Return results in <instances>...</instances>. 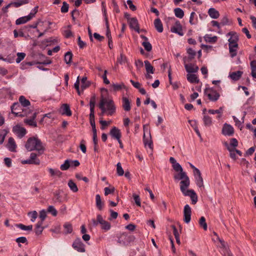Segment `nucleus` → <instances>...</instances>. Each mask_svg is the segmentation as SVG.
<instances>
[{"label": "nucleus", "mask_w": 256, "mask_h": 256, "mask_svg": "<svg viewBox=\"0 0 256 256\" xmlns=\"http://www.w3.org/2000/svg\"><path fill=\"white\" fill-rule=\"evenodd\" d=\"M98 106L102 110V115L106 113L108 116H112L116 112V106L112 99L102 97Z\"/></svg>", "instance_id": "obj_1"}, {"label": "nucleus", "mask_w": 256, "mask_h": 256, "mask_svg": "<svg viewBox=\"0 0 256 256\" xmlns=\"http://www.w3.org/2000/svg\"><path fill=\"white\" fill-rule=\"evenodd\" d=\"M26 148L28 151L36 150L40 155L44 151V148L40 140L36 138H29L25 145Z\"/></svg>", "instance_id": "obj_2"}, {"label": "nucleus", "mask_w": 256, "mask_h": 256, "mask_svg": "<svg viewBox=\"0 0 256 256\" xmlns=\"http://www.w3.org/2000/svg\"><path fill=\"white\" fill-rule=\"evenodd\" d=\"M188 185L184 186V184H180V189L182 193L185 196H189L190 198L192 200V204H195L198 202V196L192 190H186V188L189 186L190 184V181L188 180L187 184Z\"/></svg>", "instance_id": "obj_3"}, {"label": "nucleus", "mask_w": 256, "mask_h": 256, "mask_svg": "<svg viewBox=\"0 0 256 256\" xmlns=\"http://www.w3.org/2000/svg\"><path fill=\"white\" fill-rule=\"evenodd\" d=\"M172 168L176 172H180L179 175L180 176V178H184V180H181L180 182V184H184V186L187 185L188 182V180H190L188 177L186 175V173L183 171V169L182 167V166L178 164V162H176L173 166H172Z\"/></svg>", "instance_id": "obj_4"}, {"label": "nucleus", "mask_w": 256, "mask_h": 256, "mask_svg": "<svg viewBox=\"0 0 256 256\" xmlns=\"http://www.w3.org/2000/svg\"><path fill=\"white\" fill-rule=\"evenodd\" d=\"M22 110L21 106L18 102H14L11 106L12 112L16 116H27V112H25L24 110L22 112H18Z\"/></svg>", "instance_id": "obj_5"}, {"label": "nucleus", "mask_w": 256, "mask_h": 256, "mask_svg": "<svg viewBox=\"0 0 256 256\" xmlns=\"http://www.w3.org/2000/svg\"><path fill=\"white\" fill-rule=\"evenodd\" d=\"M204 93L206 95L208 99L212 102L216 101L220 98V94L213 88H206L204 90Z\"/></svg>", "instance_id": "obj_6"}, {"label": "nucleus", "mask_w": 256, "mask_h": 256, "mask_svg": "<svg viewBox=\"0 0 256 256\" xmlns=\"http://www.w3.org/2000/svg\"><path fill=\"white\" fill-rule=\"evenodd\" d=\"M73 248L80 252H85L84 244L82 242L80 238H77L74 242L72 245Z\"/></svg>", "instance_id": "obj_7"}, {"label": "nucleus", "mask_w": 256, "mask_h": 256, "mask_svg": "<svg viewBox=\"0 0 256 256\" xmlns=\"http://www.w3.org/2000/svg\"><path fill=\"white\" fill-rule=\"evenodd\" d=\"M192 210L188 204H186L184 210V221L188 224L191 220Z\"/></svg>", "instance_id": "obj_8"}, {"label": "nucleus", "mask_w": 256, "mask_h": 256, "mask_svg": "<svg viewBox=\"0 0 256 256\" xmlns=\"http://www.w3.org/2000/svg\"><path fill=\"white\" fill-rule=\"evenodd\" d=\"M170 31L173 33L177 34L180 36L184 35L182 24L178 20H176L174 24L171 27Z\"/></svg>", "instance_id": "obj_9"}, {"label": "nucleus", "mask_w": 256, "mask_h": 256, "mask_svg": "<svg viewBox=\"0 0 256 256\" xmlns=\"http://www.w3.org/2000/svg\"><path fill=\"white\" fill-rule=\"evenodd\" d=\"M98 219L100 224L101 225V228L105 232H107L111 228L110 224L104 220L100 214L98 215Z\"/></svg>", "instance_id": "obj_10"}, {"label": "nucleus", "mask_w": 256, "mask_h": 256, "mask_svg": "<svg viewBox=\"0 0 256 256\" xmlns=\"http://www.w3.org/2000/svg\"><path fill=\"white\" fill-rule=\"evenodd\" d=\"M234 133L233 127L230 124H224L222 128V134L224 136H231Z\"/></svg>", "instance_id": "obj_11"}, {"label": "nucleus", "mask_w": 256, "mask_h": 256, "mask_svg": "<svg viewBox=\"0 0 256 256\" xmlns=\"http://www.w3.org/2000/svg\"><path fill=\"white\" fill-rule=\"evenodd\" d=\"M36 114L37 113L35 112L33 114L32 116L30 118L24 119V124L32 127H36L37 124L36 122L34 120L36 116Z\"/></svg>", "instance_id": "obj_12"}, {"label": "nucleus", "mask_w": 256, "mask_h": 256, "mask_svg": "<svg viewBox=\"0 0 256 256\" xmlns=\"http://www.w3.org/2000/svg\"><path fill=\"white\" fill-rule=\"evenodd\" d=\"M128 22L129 23L130 27L131 28L134 29L138 33L140 32L138 20L136 18H131Z\"/></svg>", "instance_id": "obj_13"}, {"label": "nucleus", "mask_w": 256, "mask_h": 256, "mask_svg": "<svg viewBox=\"0 0 256 256\" xmlns=\"http://www.w3.org/2000/svg\"><path fill=\"white\" fill-rule=\"evenodd\" d=\"M110 134L112 138L116 140H119V139L122 136L120 130L115 126L113 127L111 129L110 132Z\"/></svg>", "instance_id": "obj_14"}, {"label": "nucleus", "mask_w": 256, "mask_h": 256, "mask_svg": "<svg viewBox=\"0 0 256 256\" xmlns=\"http://www.w3.org/2000/svg\"><path fill=\"white\" fill-rule=\"evenodd\" d=\"M40 58V62H29L28 63V64L30 66H32L34 64H48L52 63V62L50 60L48 59L44 55L42 54H39Z\"/></svg>", "instance_id": "obj_15"}, {"label": "nucleus", "mask_w": 256, "mask_h": 256, "mask_svg": "<svg viewBox=\"0 0 256 256\" xmlns=\"http://www.w3.org/2000/svg\"><path fill=\"white\" fill-rule=\"evenodd\" d=\"M229 46V51L230 56L232 58H234L237 54V50L238 49V44H234V42L232 44H228Z\"/></svg>", "instance_id": "obj_16"}, {"label": "nucleus", "mask_w": 256, "mask_h": 256, "mask_svg": "<svg viewBox=\"0 0 256 256\" xmlns=\"http://www.w3.org/2000/svg\"><path fill=\"white\" fill-rule=\"evenodd\" d=\"M122 106L125 111L128 112L131 109L130 102L126 97L122 98Z\"/></svg>", "instance_id": "obj_17"}, {"label": "nucleus", "mask_w": 256, "mask_h": 256, "mask_svg": "<svg viewBox=\"0 0 256 256\" xmlns=\"http://www.w3.org/2000/svg\"><path fill=\"white\" fill-rule=\"evenodd\" d=\"M184 67L186 71L188 73L196 72L198 70V67L192 64H185Z\"/></svg>", "instance_id": "obj_18"}, {"label": "nucleus", "mask_w": 256, "mask_h": 256, "mask_svg": "<svg viewBox=\"0 0 256 256\" xmlns=\"http://www.w3.org/2000/svg\"><path fill=\"white\" fill-rule=\"evenodd\" d=\"M140 37L144 40V42H142V45L144 47L145 50L147 52L151 51L152 49V44L148 42V38L144 36L141 35Z\"/></svg>", "instance_id": "obj_19"}, {"label": "nucleus", "mask_w": 256, "mask_h": 256, "mask_svg": "<svg viewBox=\"0 0 256 256\" xmlns=\"http://www.w3.org/2000/svg\"><path fill=\"white\" fill-rule=\"evenodd\" d=\"M187 53L188 54V56L187 58H184V62H190L192 61V60L194 59L196 56V52L191 48H188L187 49Z\"/></svg>", "instance_id": "obj_20"}, {"label": "nucleus", "mask_w": 256, "mask_h": 256, "mask_svg": "<svg viewBox=\"0 0 256 256\" xmlns=\"http://www.w3.org/2000/svg\"><path fill=\"white\" fill-rule=\"evenodd\" d=\"M61 114L62 115H66L67 116H71L72 114V112L68 104H64L61 108Z\"/></svg>", "instance_id": "obj_21"}, {"label": "nucleus", "mask_w": 256, "mask_h": 256, "mask_svg": "<svg viewBox=\"0 0 256 256\" xmlns=\"http://www.w3.org/2000/svg\"><path fill=\"white\" fill-rule=\"evenodd\" d=\"M13 131L18 134L20 138L23 137L26 134V130L24 128L20 126H15L13 128Z\"/></svg>", "instance_id": "obj_22"}, {"label": "nucleus", "mask_w": 256, "mask_h": 256, "mask_svg": "<svg viewBox=\"0 0 256 256\" xmlns=\"http://www.w3.org/2000/svg\"><path fill=\"white\" fill-rule=\"evenodd\" d=\"M7 147L10 152H15L16 148V144L14 139L12 138H8Z\"/></svg>", "instance_id": "obj_23"}, {"label": "nucleus", "mask_w": 256, "mask_h": 256, "mask_svg": "<svg viewBox=\"0 0 256 256\" xmlns=\"http://www.w3.org/2000/svg\"><path fill=\"white\" fill-rule=\"evenodd\" d=\"M154 25L156 29L158 32H163L162 24L160 18H156L154 21Z\"/></svg>", "instance_id": "obj_24"}, {"label": "nucleus", "mask_w": 256, "mask_h": 256, "mask_svg": "<svg viewBox=\"0 0 256 256\" xmlns=\"http://www.w3.org/2000/svg\"><path fill=\"white\" fill-rule=\"evenodd\" d=\"M242 74V72L238 70L231 72L230 74V77L232 80H238L241 78Z\"/></svg>", "instance_id": "obj_25"}, {"label": "nucleus", "mask_w": 256, "mask_h": 256, "mask_svg": "<svg viewBox=\"0 0 256 256\" xmlns=\"http://www.w3.org/2000/svg\"><path fill=\"white\" fill-rule=\"evenodd\" d=\"M209 16L212 18H218L220 16L219 12L214 8H210L208 10Z\"/></svg>", "instance_id": "obj_26"}, {"label": "nucleus", "mask_w": 256, "mask_h": 256, "mask_svg": "<svg viewBox=\"0 0 256 256\" xmlns=\"http://www.w3.org/2000/svg\"><path fill=\"white\" fill-rule=\"evenodd\" d=\"M188 80L190 83H198L199 80L195 74H188L186 75Z\"/></svg>", "instance_id": "obj_27"}, {"label": "nucleus", "mask_w": 256, "mask_h": 256, "mask_svg": "<svg viewBox=\"0 0 256 256\" xmlns=\"http://www.w3.org/2000/svg\"><path fill=\"white\" fill-rule=\"evenodd\" d=\"M19 102L23 107H27L30 104V102L29 100L26 98L21 96L19 98Z\"/></svg>", "instance_id": "obj_28"}, {"label": "nucleus", "mask_w": 256, "mask_h": 256, "mask_svg": "<svg viewBox=\"0 0 256 256\" xmlns=\"http://www.w3.org/2000/svg\"><path fill=\"white\" fill-rule=\"evenodd\" d=\"M146 70V73H150L151 74H153L154 73V67L151 65L150 63L148 60H145L144 62Z\"/></svg>", "instance_id": "obj_29"}, {"label": "nucleus", "mask_w": 256, "mask_h": 256, "mask_svg": "<svg viewBox=\"0 0 256 256\" xmlns=\"http://www.w3.org/2000/svg\"><path fill=\"white\" fill-rule=\"evenodd\" d=\"M43 223L42 222H38L36 226L35 232L36 235H40L42 234L44 229L42 226Z\"/></svg>", "instance_id": "obj_30"}, {"label": "nucleus", "mask_w": 256, "mask_h": 256, "mask_svg": "<svg viewBox=\"0 0 256 256\" xmlns=\"http://www.w3.org/2000/svg\"><path fill=\"white\" fill-rule=\"evenodd\" d=\"M81 88L82 91L90 86V82L87 80V77L84 76L81 80Z\"/></svg>", "instance_id": "obj_31"}, {"label": "nucleus", "mask_w": 256, "mask_h": 256, "mask_svg": "<svg viewBox=\"0 0 256 256\" xmlns=\"http://www.w3.org/2000/svg\"><path fill=\"white\" fill-rule=\"evenodd\" d=\"M228 34L231 36L230 38L228 40L229 42L228 44H232L233 42H234V44H238V38L237 35L232 33V32H230Z\"/></svg>", "instance_id": "obj_32"}, {"label": "nucleus", "mask_w": 256, "mask_h": 256, "mask_svg": "<svg viewBox=\"0 0 256 256\" xmlns=\"http://www.w3.org/2000/svg\"><path fill=\"white\" fill-rule=\"evenodd\" d=\"M30 20H31L30 18L28 16H22V17H21V18H18L16 20V23L18 25L21 24H23L26 22H27Z\"/></svg>", "instance_id": "obj_33"}, {"label": "nucleus", "mask_w": 256, "mask_h": 256, "mask_svg": "<svg viewBox=\"0 0 256 256\" xmlns=\"http://www.w3.org/2000/svg\"><path fill=\"white\" fill-rule=\"evenodd\" d=\"M96 206L98 208L101 210H102L104 206V204L102 202L100 196L99 194H96Z\"/></svg>", "instance_id": "obj_34"}, {"label": "nucleus", "mask_w": 256, "mask_h": 256, "mask_svg": "<svg viewBox=\"0 0 256 256\" xmlns=\"http://www.w3.org/2000/svg\"><path fill=\"white\" fill-rule=\"evenodd\" d=\"M203 122L206 126H210L212 124V118L208 115L204 116Z\"/></svg>", "instance_id": "obj_35"}, {"label": "nucleus", "mask_w": 256, "mask_h": 256, "mask_svg": "<svg viewBox=\"0 0 256 256\" xmlns=\"http://www.w3.org/2000/svg\"><path fill=\"white\" fill-rule=\"evenodd\" d=\"M68 185L73 192H76L78 191V189L76 184L72 180H68Z\"/></svg>", "instance_id": "obj_36"}, {"label": "nucleus", "mask_w": 256, "mask_h": 256, "mask_svg": "<svg viewBox=\"0 0 256 256\" xmlns=\"http://www.w3.org/2000/svg\"><path fill=\"white\" fill-rule=\"evenodd\" d=\"M204 40L206 42H208L210 43H214L217 41L218 37L216 36H210L208 34H206L204 36Z\"/></svg>", "instance_id": "obj_37"}, {"label": "nucleus", "mask_w": 256, "mask_h": 256, "mask_svg": "<svg viewBox=\"0 0 256 256\" xmlns=\"http://www.w3.org/2000/svg\"><path fill=\"white\" fill-rule=\"evenodd\" d=\"M95 103V97L93 96L91 98L90 101V114H94Z\"/></svg>", "instance_id": "obj_38"}, {"label": "nucleus", "mask_w": 256, "mask_h": 256, "mask_svg": "<svg viewBox=\"0 0 256 256\" xmlns=\"http://www.w3.org/2000/svg\"><path fill=\"white\" fill-rule=\"evenodd\" d=\"M72 58V54L71 52H68L64 55V61L66 64H70Z\"/></svg>", "instance_id": "obj_39"}, {"label": "nucleus", "mask_w": 256, "mask_h": 256, "mask_svg": "<svg viewBox=\"0 0 256 256\" xmlns=\"http://www.w3.org/2000/svg\"><path fill=\"white\" fill-rule=\"evenodd\" d=\"M200 226L203 228L204 230H206L208 228L207 224L206 222V218L204 216H202L199 220Z\"/></svg>", "instance_id": "obj_40"}, {"label": "nucleus", "mask_w": 256, "mask_h": 256, "mask_svg": "<svg viewBox=\"0 0 256 256\" xmlns=\"http://www.w3.org/2000/svg\"><path fill=\"white\" fill-rule=\"evenodd\" d=\"M28 3V0H18L17 2H11V4H12V5L14 6L15 7L18 8L22 4H26Z\"/></svg>", "instance_id": "obj_41"}, {"label": "nucleus", "mask_w": 256, "mask_h": 256, "mask_svg": "<svg viewBox=\"0 0 256 256\" xmlns=\"http://www.w3.org/2000/svg\"><path fill=\"white\" fill-rule=\"evenodd\" d=\"M174 12L175 16L180 18H183L184 16V11L180 8H176L174 10Z\"/></svg>", "instance_id": "obj_42"}, {"label": "nucleus", "mask_w": 256, "mask_h": 256, "mask_svg": "<svg viewBox=\"0 0 256 256\" xmlns=\"http://www.w3.org/2000/svg\"><path fill=\"white\" fill-rule=\"evenodd\" d=\"M64 228L66 234H70L72 232V227L71 224L66 222L64 225Z\"/></svg>", "instance_id": "obj_43"}, {"label": "nucleus", "mask_w": 256, "mask_h": 256, "mask_svg": "<svg viewBox=\"0 0 256 256\" xmlns=\"http://www.w3.org/2000/svg\"><path fill=\"white\" fill-rule=\"evenodd\" d=\"M49 172L51 175V176H56L58 177H60L62 174V172H60L58 170H54L52 168H48Z\"/></svg>", "instance_id": "obj_44"}, {"label": "nucleus", "mask_w": 256, "mask_h": 256, "mask_svg": "<svg viewBox=\"0 0 256 256\" xmlns=\"http://www.w3.org/2000/svg\"><path fill=\"white\" fill-rule=\"evenodd\" d=\"M195 180L196 184L198 187L201 188L204 186L203 178L202 176L196 177Z\"/></svg>", "instance_id": "obj_45"}, {"label": "nucleus", "mask_w": 256, "mask_h": 256, "mask_svg": "<svg viewBox=\"0 0 256 256\" xmlns=\"http://www.w3.org/2000/svg\"><path fill=\"white\" fill-rule=\"evenodd\" d=\"M70 166V160H66L60 166V168L62 170H66Z\"/></svg>", "instance_id": "obj_46"}, {"label": "nucleus", "mask_w": 256, "mask_h": 256, "mask_svg": "<svg viewBox=\"0 0 256 256\" xmlns=\"http://www.w3.org/2000/svg\"><path fill=\"white\" fill-rule=\"evenodd\" d=\"M208 112L210 114H218V115L217 116V118H220V117L222 116L221 113L222 112V108H220V109L216 110H209Z\"/></svg>", "instance_id": "obj_47"}, {"label": "nucleus", "mask_w": 256, "mask_h": 256, "mask_svg": "<svg viewBox=\"0 0 256 256\" xmlns=\"http://www.w3.org/2000/svg\"><path fill=\"white\" fill-rule=\"evenodd\" d=\"M16 226L18 228H20V229L24 230H32V225H29L28 226H26L23 224H16Z\"/></svg>", "instance_id": "obj_48"}, {"label": "nucleus", "mask_w": 256, "mask_h": 256, "mask_svg": "<svg viewBox=\"0 0 256 256\" xmlns=\"http://www.w3.org/2000/svg\"><path fill=\"white\" fill-rule=\"evenodd\" d=\"M112 87L113 90L114 91L116 92V91H118V90H120L122 88H124L125 86L124 85V84H114L112 85Z\"/></svg>", "instance_id": "obj_49"}, {"label": "nucleus", "mask_w": 256, "mask_h": 256, "mask_svg": "<svg viewBox=\"0 0 256 256\" xmlns=\"http://www.w3.org/2000/svg\"><path fill=\"white\" fill-rule=\"evenodd\" d=\"M116 172L120 176H122L124 174V170L122 169L120 162H118L116 164Z\"/></svg>", "instance_id": "obj_50"}, {"label": "nucleus", "mask_w": 256, "mask_h": 256, "mask_svg": "<svg viewBox=\"0 0 256 256\" xmlns=\"http://www.w3.org/2000/svg\"><path fill=\"white\" fill-rule=\"evenodd\" d=\"M144 142L145 146H148L150 149L152 148V142L151 140L146 139L145 134H144Z\"/></svg>", "instance_id": "obj_51"}, {"label": "nucleus", "mask_w": 256, "mask_h": 256, "mask_svg": "<svg viewBox=\"0 0 256 256\" xmlns=\"http://www.w3.org/2000/svg\"><path fill=\"white\" fill-rule=\"evenodd\" d=\"M48 212L50 213L54 216H56L58 214L56 210L52 206H50L48 207Z\"/></svg>", "instance_id": "obj_52"}, {"label": "nucleus", "mask_w": 256, "mask_h": 256, "mask_svg": "<svg viewBox=\"0 0 256 256\" xmlns=\"http://www.w3.org/2000/svg\"><path fill=\"white\" fill-rule=\"evenodd\" d=\"M106 36L107 38H108V40H110V42H112V38L111 36L110 32V30L109 28V26H108L107 18H106Z\"/></svg>", "instance_id": "obj_53"}, {"label": "nucleus", "mask_w": 256, "mask_h": 256, "mask_svg": "<svg viewBox=\"0 0 256 256\" xmlns=\"http://www.w3.org/2000/svg\"><path fill=\"white\" fill-rule=\"evenodd\" d=\"M69 5L66 2H64L60 10L62 13L67 12L68 10Z\"/></svg>", "instance_id": "obj_54"}, {"label": "nucleus", "mask_w": 256, "mask_h": 256, "mask_svg": "<svg viewBox=\"0 0 256 256\" xmlns=\"http://www.w3.org/2000/svg\"><path fill=\"white\" fill-rule=\"evenodd\" d=\"M18 58L16 59L17 63L20 62L26 56V54L24 52H18L17 54Z\"/></svg>", "instance_id": "obj_55"}, {"label": "nucleus", "mask_w": 256, "mask_h": 256, "mask_svg": "<svg viewBox=\"0 0 256 256\" xmlns=\"http://www.w3.org/2000/svg\"><path fill=\"white\" fill-rule=\"evenodd\" d=\"M105 196H108L109 194H113L115 190L114 187L112 186L111 188L106 187L104 189Z\"/></svg>", "instance_id": "obj_56"}, {"label": "nucleus", "mask_w": 256, "mask_h": 256, "mask_svg": "<svg viewBox=\"0 0 256 256\" xmlns=\"http://www.w3.org/2000/svg\"><path fill=\"white\" fill-rule=\"evenodd\" d=\"M40 222H42V223L44 220L45 218L46 217V212L45 210H42L40 212Z\"/></svg>", "instance_id": "obj_57"}, {"label": "nucleus", "mask_w": 256, "mask_h": 256, "mask_svg": "<svg viewBox=\"0 0 256 256\" xmlns=\"http://www.w3.org/2000/svg\"><path fill=\"white\" fill-rule=\"evenodd\" d=\"M90 122L92 127V128H96L95 124L94 114H90Z\"/></svg>", "instance_id": "obj_58"}, {"label": "nucleus", "mask_w": 256, "mask_h": 256, "mask_svg": "<svg viewBox=\"0 0 256 256\" xmlns=\"http://www.w3.org/2000/svg\"><path fill=\"white\" fill-rule=\"evenodd\" d=\"M100 124H101V129L102 130H104L108 126V125H110L111 123V121H106V120H100Z\"/></svg>", "instance_id": "obj_59"}, {"label": "nucleus", "mask_w": 256, "mask_h": 256, "mask_svg": "<svg viewBox=\"0 0 256 256\" xmlns=\"http://www.w3.org/2000/svg\"><path fill=\"white\" fill-rule=\"evenodd\" d=\"M80 76H78L77 78V80L74 84V87L76 89L78 95L80 94Z\"/></svg>", "instance_id": "obj_60"}, {"label": "nucleus", "mask_w": 256, "mask_h": 256, "mask_svg": "<svg viewBox=\"0 0 256 256\" xmlns=\"http://www.w3.org/2000/svg\"><path fill=\"white\" fill-rule=\"evenodd\" d=\"M38 156H39L38 154ZM37 156H38V154H36V153H34V152H32L30 154V158L33 162H36L38 160V165L40 164V160L38 158H37Z\"/></svg>", "instance_id": "obj_61"}, {"label": "nucleus", "mask_w": 256, "mask_h": 256, "mask_svg": "<svg viewBox=\"0 0 256 256\" xmlns=\"http://www.w3.org/2000/svg\"><path fill=\"white\" fill-rule=\"evenodd\" d=\"M28 215H31V220L32 222H34L38 217V213L36 210L28 212Z\"/></svg>", "instance_id": "obj_62"}, {"label": "nucleus", "mask_w": 256, "mask_h": 256, "mask_svg": "<svg viewBox=\"0 0 256 256\" xmlns=\"http://www.w3.org/2000/svg\"><path fill=\"white\" fill-rule=\"evenodd\" d=\"M230 147H233V148H236V147L238 146V140L235 138H232L230 139Z\"/></svg>", "instance_id": "obj_63"}, {"label": "nucleus", "mask_w": 256, "mask_h": 256, "mask_svg": "<svg viewBox=\"0 0 256 256\" xmlns=\"http://www.w3.org/2000/svg\"><path fill=\"white\" fill-rule=\"evenodd\" d=\"M80 150H82V152H84V154L86 152V146L85 145V140H81L80 145Z\"/></svg>", "instance_id": "obj_64"}]
</instances>
